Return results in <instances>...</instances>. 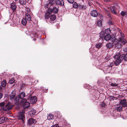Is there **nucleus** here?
<instances>
[{"label":"nucleus","mask_w":127,"mask_h":127,"mask_svg":"<svg viewBox=\"0 0 127 127\" xmlns=\"http://www.w3.org/2000/svg\"><path fill=\"white\" fill-rule=\"evenodd\" d=\"M111 85L113 86H117L118 85V84L115 83H112L110 84Z\"/></svg>","instance_id":"obj_39"},{"label":"nucleus","mask_w":127,"mask_h":127,"mask_svg":"<svg viewBox=\"0 0 127 127\" xmlns=\"http://www.w3.org/2000/svg\"><path fill=\"white\" fill-rule=\"evenodd\" d=\"M10 103H9L7 104L5 106V111H7L10 110L13 107V105H10Z\"/></svg>","instance_id":"obj_12"},{"label":"nucleus","mask_w":127,"mask_h":127,"mask_svg":"<svg viewBox=\"0 0 127 127\" xmlns=\"http://www.w3.org/2000/svg\"><path fill=\"white\" fill-rule=\"evenodd\" d=\"M25 111H22L19 113V116L18 118L19 119H21L23 121V119L24 118L25 116L24 113Z\"/></svg>","instance_id":"obj_7"},{"label":"nucleus","mask_w":127,"mask_h":127,"mask_svg":"<svg viewBox=\"0 0 127 127\" xmlns=\"http://www.w3.org/2000/svg\"><path fill=\"white\" fill-rule=\"evenodd\" d=\"M113 46V44L112 43H107L106 45V47L110 49Z\"/></svg>","instance_id":"obj_20"},{"label":"nucleus","mask_w":127,"mask_h":127,"mask_svg":"<svg viewBox=\"0 0 127 127\" xmlns=\"http://www.w3.org/2000/svg\"><path fill=\"white\" fill-rule=\"evenodd\" d=\"M30 12V9L29 8H27L26 9V14H29V13Z\"/></svg>","instance_id":"obj_37"},{"label":"nucleus","mask_w":127,"mask_h":127,"mask_svg":"<svg viewBox=\"0 0 127 127\" xmlns=\"http://www.w3.org/2000/svg\"><path fill=\"white\" fill-rule=\"evenodd\" d=\"M82 0L83 1V0Z\"/></svg>","instance_id":"obj_56"},{"label":"nucleus","mask_w":127,"mask_h":127,"mask_svg":"<svg viewBox=\"0 0 127 127\" xmlns=\"http://www.w3.org/2000/svg\"><path fill=\"white\" fill-rule=\"evenodd\" d=\"M97 24L98 26H101L102 25L101 20H99L97 21Z\"/></svg>","instance_id":"obj_34"},{"label":"nucleus","mask_w":127,"mask_h":127,"mask_svg":"<svg viewBox=\"0 0 127 127\" xmlns=\"http://www.w3.org/2000/svg\"><path fill=\"white\" fill-rule=\"evenodd\" d=\"M111 38V36L109 34H106L104 36V39L106 40L107 41L109 40Z\"/></svg>","instance_id":"obj_16"},{"label":"nucleus","mask_w":127,"mask_h":127,"mask_svg":"<svg viewBox=\"0 0 127 127\" xmlns=\"http://www.w3.org/2000/svg\"><path fill=\"white\" fill-rule=\"evenodd\" d=\"M105 12L107 15L109 17L111 16V15L110 13V11H109L107 10L106 9L105 10Z\"/></svg>","instance_id":"obj_31"},{"label":"nucleus","mask_w":127,"mask_h":127,"mask_svg":"<svg viewBox=\"0 0 127 127\" xmlns=\"http://www.w3.org/2000/svg\"><path fill=\"white\" fill-rule=\"evenodd\" d=\"M105 33L106 34H110L111 33L110 29H106L105 31Z\"/></svg>","instance_id":"obj_26"},{"label":"nucleus","mask_w":127,"mask_h":127,"mask_svg":"<svg viewBox=\"0 0 127 127\" xmlns=\"http://www.w3.org/2000/svg\"><path fill=\"white\" fill-rule=\"evenodd\" d=\"M113 97H112V96H111V97H110V98H111V99H112V98H113Z\"/></svg>","instance_id":"obj_51"},{"label":"nucleus","mask_w":127,"mask_h":127,"mask_svg":"<svg viewBox=\"0 0 127 127\" xmlns=\"http://www.w3.org/2000/svg\"><path fill=\"white\" fill-rule=\"evenodd\" d=\"M51 127H59L57 125H55L53 126H52Z\"/></svg>","instance_id":"obj_46"},{"label":"nucleus","mask_w":127,"mask_h":127,"mask_svg":"<svg viewBox=\"0 0 127 127\" xmlns=\"http://www.w3.org/2000/svg\"><path fill=\"white\" fill-rule=\"evenodd\" d=\"M67 1L69 3H72L74 2V1L73 0H67Z\"/></svg>","instance_id":"obj_41"},{"label":"nucleus","mask_w":127,"mask_h":127,"mask_svg":"<svg viewBox=\"0 0 127 127\" xmlns=\"http://www.w3.org/2000/svg\"><path fill=\"white\" fill-rule=\"evenodd\" d=\"M25 96V94L24 92H22L20 93L17 97L16 98V102H18L20 99H23Z\"/></svg>","instance_id":"obj_5"},{"label":"nucleus","mask_w":127,"mask_h":127,"mask_svg":"<svg viewBox=\"0 0 127 127\" xmlns=\"http://www.w3.org/2000/svg\"><path fill=\"white\" fill-rule=\"evenodd\" d=\"M58 11V9L56 7H54L52 8V7L49 8L48 9V11L46 12V14H50L53 12L54 13H57Z\"/></svg>","instance_id":"obj_3"},{"label":"nucleus","mask_w":127,"mask_h":127,"mask_svg":"<svg viewBox=\"0 0 127 127\" xmlns=\"http://www.w3.org/2000/svg\"><path fill=\"white\" fill-rule=\"evenodd\" d=\"M121 58H122V60H123L125 61H127V54L126 55L124 54H122V55H121Z\"/></svg>","instance_id":"obj_15"},{"label":"nucleus","mask_w":127,"mask_h":127,"mask_svg":"<svg viewBox=\"0 0 127 127\" xmlns=\"http://www.w3.org/2000/svg\"><path fill=\"white\" fill-rule=\"evenodd\" d=\"M95 46L96 48H97L98 49H99L102 46V43H97L95 45Z\"/></svg>","instance_id":"obj_27"},{"label":"nucleus","mask_w":127,"mask_h":127,"mask_svg":"<svg viewBox=\"0 0 127 127\" xmlns=\"http://www.w3.org/2000/svg\"><path fill=\"white\" fill-rule=\"evenodd\" d=\"M47 118L48 120L53 119L54 118V116L51 114H49L47 116Z\"/></svg>","instance_id":"obj_22"},{"label":"nucleus","mask_w":127,"mask_h":127,"mask_svg":"<svg viewBox=\"0 0 127 127\" xmlns=\"http://www.w3.org/2000/svg\"><path fill=\"white\" fill-rule=\"evenodd\" d=\"M25 18L26 20H27V21H30L31 19L30 16L29 14L26 13V14L25 18Z\"/></svg>","instance_id":"obj_17"},{"label":"nucleus","mask_w":127,"mask_h":127,"mask_svg":"<svg viewBox=\"0 0 127 127\" xmlns=\"http://www.w3.org/2000/svg\"><path fill=\"white\" fill-rule=\"evenodd\" d=\"M91 40L92 42H95L96 41V40H94V39L92 37L91 38Z\"/></svg>","instance_id":"obj_44"},{"label":"nucleus","mask_w":127,"mask_h":127,"mask_svg":"<svg viewBox=\"0 0 127 127\" xmlns=\"http://www.w3.org/2000/svg\"><path fill=\"white\" fill-rule=\"evenodd\" d=\"M127 11L125 12L124 11H122L121 12V15L123 16H124L125 15H126V14Z\"/></svg>","instance_id":"obj_35"},{"label":"nucleus","mask_w":127,"mask_h":127,"mask_svg":"<svg viewBox=\"0 0 127 127\" xmlns=\"http://www.w3.org/2000/svg\"><path fill=\"white\" fill-rule=\"evenodd\" d=\"M16 2L17 1H18V0H14Z\"/></svg>","instance_id":"obj_52"},{"label":"nucleus","mask_w":127,"mask_h":127,"mask_svg":"<svg viewBox=\"0 0 127 127\" xmlns=\"http://www.w3.org/2000/svg\"><path fill=\"white\" fill-rule=\"evenodd\" d=\"M79 7L80 8H81L82 9H86L87 7L86 5H81L80 4L79 5Z\"/></svg>","instance_id":"obj_29"},{"label":"nucleus","mask_w":127,"mask_h":127,"mask_svg":"<svg viewBox=\"0 0 127 127\" xmlns=\"http://www.w3.org/2000/svg\"><path fill=\"white\" fill-rule=\"evenodd\" d=\"M6 84V82L5 80H3L1 83V86L3 87H5Z\"/></svg>","instance_id":"obj_25"},{"label":"nucleus","mask_w":127,"mask_h":127,"mask_svg":"<svg viewBox=\"0 0 127 127\" xmlns=\"http://www.w3.org/2000/svg\"><path fill=\"white\" fill-rule=\"evenodd\" d=\"M121 57V54L119 53H117L114 57L115 60L114 64L116 65H118L122 61Z\"/></svg>","instance_id":"obj_2"},{"label":"nucleus","mask_w":127,"mask_h":127,"mask_svg":"<svg viewBox=\"0 0 127 127\" xmlns=\"http://www.w3.org/2000/svg\"><path fill=\"white\" fill-rule=\"evenodd\" d=\"M104 34L103 31H101L99 33V36L100 39H102L103 40V39H104Z\"/></svg>","instance_id":"obj_18"},{"label":"nucleus","mask_w":127,"mask_h":127,"mask_svg":"<svg viewBox=\"0 0 127 127\" xmlns=\"http://www.w3.org/2000/svg\"><path fill=\"white\" fill-rule=\"evenodd\" d=\"M2 94L1 93H0V99L2 97Z\"/></svg>","instance_id":"obj_47"},{"label":"nucleus","mask_w":127,"mask_h":127,"mask_svg":"<svg viewBox=\"0 0 127 127\" xmlns=\"http://www.w3.org/2000/svg\"><path fill=\"white\" fill-rule=\"evenodd\" d=\"M56 17L55 15H52L50 18V19L51 21H54L56 19Z\"/></svg>","instance_id":"obj_24"},{"label":"nucleus","mask_w":127,"mask_h":127,"mask_svg":"<svg viewBox=\"0 0 127 127\" xmlns=\"http://www.w3.org/2000/svg\"><path fill=\"white\" fill-rule=\"evenodd\" d=\"M91 16L94 17H96L98 15V13L97 11L95 10H92L90 12Z\"/></svg>","instance_id":"obj_9"},{"label":"nucleus","mask_w":127,"mask_h":127,"mask_svg":"<svg viewBox=\"0 0 127 127\" xmlns=\"http://www.w3.org/2000/svg\"><path fill=\"white\" fill-rule=\"evenodd\" d=\"M4 104V102H1L0 103V106H3Z\"/></svg>","instance_id":"obj_45"},{"label":"nucleus","mask_w":127,"mask_h":127,"mask_svg":"<svg viewBox=\"0 0 127 127\" xmlns=\"http://www.w3.org/2000/svg\"><path fill=\"white\" fill-rule=\"evenodd\" d=\"M44 7L45 9L49 8H51L50 6V4L49 3H46L44 5Z\"/></svg>","instance_id":"obj_32"},{"label":"nucleus","mask_w":127,"mask_h":127,"mask_svg":"<svg viewBox=\"0 0 127 127\" xmlns=\"http://www.w3.org/2000/svg\"><path fill=\"white\" fill-rule=\"evenodd\" d=\"M56 4L62 6H64V1L62 0H56Z\"/></svg>","instance_id":"obj_8"},{"label":"nucleus","mask_w":127,"mask_h":127,"mask_svg":"<svg viewBox=\"0 0 127 127\" xmlns=\"http://www.w3.org/2000/svg\"><path fill=\"white\" fill-rule=\"evenodd\" d=\"M73 7L75 8H77L79 7V5H78L77 3L76 2H73Z\"/></svg>","instance_id":"obj_28"},{"label":"nucleus","mask_w":127,"mask_h":127,"mask_svg":"<svg viewBox=\"0 0 127 127\" xmlns=\"http://www.w3.org/2000/svg\"><path fill=\"white\" fill-rule=\"evenodd\" d=\"M16 95V91H13L9 95L10 99L11 100H14L16 101V98L17 96L15 97Z\"/></svg>","instance_id":"obj_6"},{"label":"nucleus","mask_w":127,"mask_h":127,"mask_svg":"<svg viewBox=\"0 0 127 127\" xmlns=\"http://www.w3.org/2000/svg\"><path fill=\"white\" fill-rule=\"evenodd\" d=\"M126 91H127V90H126Z\"/></svg>","instance_id":"obj_55"},{"label":"nucleus","mask_w":127,"mask_h":127,"mask_svg":"<svg viewBox=\"0 0 127 127\" xmlns=\"http://www.w3.org/2000/svg\"><path fill=\"white\" fill-rule=\"evenodd\" d=\"M127 42V41L124 38H121L119 40L115 38L113 41V43L115 47L118 48H121L123 45Z\"/></svg>","instance_id":"obj_1"},{"label":"nucleus","mask_w":127,"mask_h":127,"mask_svg":"<svg viewBox=\"0 0 127 127\" xmlns=\"http://www.w3.org/2000/svg\"><path fill=\"white\" fill-rule=\"evenodd\" d=\"M27 20H26L25 18H24L21 21L22 24L24 26L25 25H26L27 23Z\"/></svg>","instance_id":"obj_19"},{"label":"nucleus","mask_w":127,"mask_h":127,"mask_svg":"<svg viewBox=\"0 0 127 127\" xmlns=\"http://www.w3.org/2000/svg\"><path fill=\"white\" fill-rule=\"evenodd\" d=\"M28 101V100H26L25 99L22 100V103L24 108H26L29 106L30 103Z\"/></svg>","instance_id":"obj_4"},{"label":"nucleus","mask_w":127,"mask_h":127,"mask_svg":"<svg viewBox=\"0 0 127 127\" xmlns=\"http://www.w3.org/2000/svg\"><path fill=\"white\" fill-rule=\"evenodd\" d=\"M15 82V80L14 78H12L9 81V83L10 84H11Z\"/></svg>","instance_id":"obj_30"},{"label":"nucleus","mask_w":127,"mask_h":127,"mask_svg":"<svg viewBox=\"0 0 127 127\" xmlns=\"http://www.w3.org/2000/svg\"><path fill=\"white\" fill-rule=\"evenodd\" d=\"M101 105L103 106H104V104H103V103Z\"/></svg>","instance_id":"obj_50"},{"label":"nucleus","mask_w":127,"mask_h":127,"mask_svg":"<svg viewBox=\"0 0 127 127\" xmlns=\"http://www.w3.org/2000/svg\"><path fill=\"white\" fill-rule=\"evenodd\" d=\"M111 11L113 13L115 14H116V11L114 9H111Z\"/></svg>","instance_id":"obj_38"},{"label":"nucleus","mask_w":127,"mask_h":127,"mask_svg":"<svg viewBox=\"0 0 127 127\" xmlns=\"http://www.w3.org/2000/svg\"><path fill=\"white\" fill-rule=\"evenodd\" d=\"M17 6L16 3L15 2L11 3L10 8L14 11L16 9Z\"/></svg>","instance_id":"obj_11"},{"label":"nucleus","mask_w":127,"mask_h":127,"mask_svg":"<svg viewBox=\"0 0 127 127\" xmlns=\"http://www.w3.org/2000/svg\"><path fill=\"white\" fill-rule=\"evenodd\" d=\"M117 110L118 112H120L122 110V106H120L118 107L117 109Z\"/></svg>","instance_id":"obj_33"},{"label":"nucleus","mask_w":127,"mask_h":127,"mask_svg":"<svg viewBox=\"0 0 127 127\" xmlns=\"http://www.w3.org/2000/svg\"><path fill=\"white\" fill-rule=\"evenodd\" d=\"M4 121V118L2 117L0 118V124L3 123Z\"/></svg>","instance_id":"obj_36"},{"label":"nucleus","mask_w":127,"mask_h":127,"mask_svg":"<svg viewBox=\"0 0 127 127\" xmlns=\"http://www.w3.org/2000/svg\"><path fill=\"white\" fill-rule=\"evenodd\" d=\"M113 63H111L110 64V65H109L108 66V67H110V68H111L112 67V66L113 65Z\"/></svg>","instance_id":"obj_42"},{"label":"nucleus","mask_w":127,"mask_h":127,"mask_svg":"<svg viewBox=\"0 0 127 127\" xmlns=\"http://www.w3.org/2000/svg\"><path fill=\"white\" fill-rule=\"evenodd\" d=\"M36 110L33 109H32L29 112V113L31 115V114L34 115L36 113Z\"/></svg>","instance_id":"obj_21"},{"label":"nucleus","mask_w":127,"mask_h":127,"mask_svg":"<svg viewBox=\"0 0 127 127\" xmlns=\"http://www.w3.org/2000/svg\"><path fill=\"white\" fill-rule=\"evenodd\" d=\"M121 36L122 37H124V34H123V33H121Z\"/></svg>","instance_id":"obj_48"},{"label":"nucleus","mask_w":127,"mask_h":127,"mask_svg":"<svg viewBox=\"0 0 127 127\" xmlns=\"http://www.w3.org/2000/svg\"><path fill=\"white\" fill-rule=\"evenodd\" d=\"M126 101V100L125 99L122 100L120 102V104L123 107H126L127 106Z\"/></svg>","instance_id":"obj_13"},{"label":"nucleus","mask_w":127,"mask_h":127,"mask_svg":"<svg viewBox=\"0 0 127 127\" xmlns=\"http://www.w3.org/2000/svg\"><path fill=\"white\" fill-rule=\"evenodd\" d=\"M33 40L34 41H35V38H34L33 39Z\"/></svg>","instance_id":"obj_53"},{"label":"nucleus","mask_w":127,"mask_h":127,"mask_svg":"<svg viewBox=\"0 0 127 127\" xmlns=\"http://www.w3.org/2000/svg\"><path fill=\"white\" fill-rule=\"evenodd\" d=\"M19 2L21 4L24 5L26 3V0H19Z\"/></svg>","instance_id":"obj_23"},{"label":"nucleus","mask_w":127,"mask_h":127,"mask_svg":"<svg viewBox=\"0 0 127 127\" xmlns=\"http://www.w3.org/2000/svg\"><path fill=\"white\" fill-rule=\"evenodd\" d=\"M30 101L32 103H34L37 101V98L36 96L32 97L30 99Z\"/></svg>","instance_id":"obj_10"},{"label":"nucleus","mask_w":127,"mask_h":127,"mask_svg":"<svg viewBox=\"0 0 127 127\" xmlns=\"http://www.w3.org/2000/svg\"><path fill=\"white\" fill-rule=\"evenodd\" d=\"M46 16L45 17V18L46 19H48L49 17V14H46V13H45Z\"/></svg>","instance_id":"obj_40"},{"label":"nucleus","mask_w":127,"mask_h":127,"mask_svg":"<svg viewBox=\"0 0 127 127\" xmlns=\"http://www.w3.org/2000/svg\"><path fill=\"white\" fill-rule=\"evenodd\" d=\"M126 16H127V14H126Z\"/></svg>","instance_id":"obj_54"},{"label":"nucleus","mask_w":127,"mask_h":127,"mask_svg":"<svg viewBox=\"0 0 127 127\" xmlns=\"http://www.w3.org/2000/svg\"><path fill=\"white\" fill-rule=\"evenodd\" d=\"M104 1L106 2H108L111 1V0H104Z\"/></svg>","instance_id":"obj_49"},{"label":"nucleus","mask_w":127,"mask_h":127,"mask_svg":"<svg viewBox=\"0 0 127 127\" xmlns=\"http://www.w3.org/2000/svg\"><path fill=\"white\" fill-rule=\"evenodd\" d=\"M35 120L32 118H30L28 120V124L29 125H32L35 122Z\"/></svg>","instance_id":"obj_14"},{"label":"nucleus","mask_w":127,"mask_h":127,"mask_svg":"<svg viewBox=\"0 0 127 127\" xmlns=\"http://www.w3.org/2000/svg\"><path fill=\"white\" fill-rule=\"evenodd\" d=\"M123 50L124 52H126L127 51V48L126 47H124L123 48Z\"/></svg>","instance_id":"obj_43"}]
</instances>
